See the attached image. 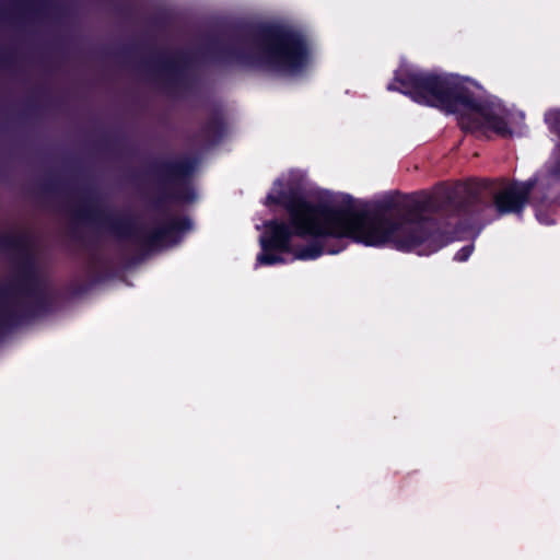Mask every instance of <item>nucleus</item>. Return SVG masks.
I'll return each mask as SVG.
<instances>
[{
  "instance_id": "4",
  "label": "nucleus",
  "mask_w": 560,
  "mask_h": 560,
  "mask_svg": "<svg viewBox=\"0 0 560 560\" xmlns=\"http://www.w3.org/2000/svg\"><path fill=\"white\" fill-rule=\"evenodd\" d=\"M536 180L513 182L501 186L493 194V203L499 214L520 213L527 203Z\"/></svg>"
},
{
  "instance_id": "3",
  "label": "nucleus",
  "mask_w": 560,
  "mask_h": 560,
  "mask_svg": "<svg viewBox=\"0 0 560 560\" xmlns=\"http://www.w3.org/2000/svg\"><path fill=\"white\" fill-rule=\"evenodd\" d=\"M307 57L304 40L288 31H266L253 43L250 62L258 67L282 72L301 69Z\"/></svg>"
},
{
  "instance_id": "5",
  "label": "nucleus",
  "mask_w": 560,
  "mask_h": 560,
  "mask_svg": "<svg viewBox=\"0 0 560 560\" xmlns=\"http://www.w3.org/2000/svg\"><path fill=\"white\" fill-rule=\"evenodd\" d=\"M182 229V222L177 218H168L153 230L145 232L135 230L131 237L136 245L141 248L152 249L161 246L175 231Z\"/></svg>"
},
{
  "instance_id": "1",
  "label": "nucleus",
  "mask_w": 560,
  "mask_h": 560,
  "mask_svg": "<svg viewBox=\"0 0 560 560\" xmlns=\"http://www.w3.org/2000/svg\"><path fill=\"white\" fill-rule=\"evenodd\" d=\"M266 203L281 205L288 211L291 226L283 221L266 223L267 235L261 238L265 249L258 256L261 265L282 261L268 249L290 252L293 235L301 237H351L366 245L393 243L397 248L410 250L428 241L433 223L430 220L411 221L390 210L364 213L345 207L315 205L284 192L269 194Z\"/></svg>"
},
{
  "instance_id": "2",
  "label": "nucleus",
  "mask_w": 560,
  "mask_h": 560,
  "mask_svg": "<svg viewBox=\"0 0 560 560\" xmlns=\"http://www.w3.org/2000/svg\"><path fill=\"white\" fill-rule=\"evenodd\" d=\"M396 81L401 85L400 91L416 102L457 114L464 130L487 128L501 136L511 135L505 108L472 98L447 78L431 73L402 72Z\"/></svg>"
},
{
  "instance_id": "6",
  "label": "nucleus",
  "mask_w": 560,
  "mask_h": 560,
  "mask_svg": "<svg viewBox=\"0 0 560 560\" xmlns=\"http://www.w3.org/2000/svg\"><path fill=\"white\" fill-rule=\"evenodd\" d=\"M323 253V248L318 245H310L306 246L295 253V257L299 259H314L320 256Z\"/></svg>"
},
{
  "instance_id": "7",
  "label": "nucleus",
  "mask_w": 560,
  "mask_h": 560,
  "mask_svg": "<svg viewBox=\"0 0 560 560\" xmlns=\"http://www.w3.org/2000/svg\"><path fill=\"white\" fill-rule=\"evenodd\" d=\"M470 253H471V248L465 247L457 253L456 257L459 260H466L469 257Z\"/></svg>"
}]
</instances>
